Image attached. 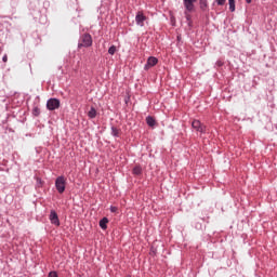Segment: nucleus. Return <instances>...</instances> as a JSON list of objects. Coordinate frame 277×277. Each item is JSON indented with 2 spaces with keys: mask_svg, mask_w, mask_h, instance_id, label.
Here are the masks:
<instances>
[{
  "mask_svg": "<svg viewBox=\"0 0 277 277\" xmlns=\"http://www.w3.org/2000/svg\"><path fill=\"white\" fill-rule=\"evenodd\" d=\"M81 47H92V36L90 34H84L80 37L78 49H81Z\"/></svg>",
  "mask_w": 277,
  "mask_h": 277,
  "instance_id": "f257e3e1",
  "label": "nucleus"
},
{
  "mask_svg": "<svg viewBox=\"0 0 277 277\" xmlns=\"http://www.w3.org/2000/svg\"><path fill=\"white\" fill-rule=\"evenodd\" d=\"M55 187L58 194H64V192H66V177L62 175L56 177Z\"/></svg>",
  "mask_w": 277,
  "mask_h": 277,
  "instance_id": "f03ea898",
  "label": "nucleus"
},
{
  "mask_svg": "<svg viewBox=\"0 0 277 277\" xmlns=\"http://www.w3.org/2000/svg\"><path fill=\"white\" fill-rule=\"evenodd\" d=\"M47 109H49V111H55V109H60V100L57 98L48 100Z\"/></svg>",
  "mask_w": 277,
  "mask_h": 277,
  "instance_id": "7ed1b4c3",
  "label": "nucleus"
},
{
  "mask_svg": "<svg viewBox=\"0 0 277 277\" xmlns=\"http://www.w3.org/2000/svg\"><path fill=\"white\" fill-rule=\"evenodd\" d=\"M193 129H196L199 133H207V127L200 122V120H194L192 122Z\"/></svg>",
  "mask_w": 277,
  "mask_h": 277,
  "instance_id": "20e7f679",
  "label": "nucleus"
},
{
  "mask_svg": "<svg viewBox=\"0 0 277 277\" xmlns=\"http://www.w3.org/2000/svg\"><path fill=\"white\" fill-rule=\"evenodd\" d=\"M159 60L155 56H150L147 60V63L144 66V70H148L149 68H153V66H157Z\"/></svg>",
  "mask_w": 277,
  "mask_h": 277,
  "instance_id": "39448f33",
  "label": "nucleus"
},
{
  "mask_svg": "<svg viewBox=\"0 0 277 277\" xmlns=\"http://www.w3.org/2000/svg\"><path fill=\"white\" fill-rule=\"evenodd\" d=\"M146 21V16L142 12H137L135 16V22L138 27H144V22Z\"/></svg>",
  "mask_w": 277,
  "mask_h": 277,
  "instance_id": "423d86ee",
  "label": "nucleus"
},
{
  "mask_svg": "<svg viewBox=\"0 0 277 277\" xmlns=\"http://www.w3.org/2000/svg\"><path fill=\"white\" fill-rule=\"evenodd\" d=\"M50 222L54 224V226H60V217L57 216V212L55 210H51L50 212Z\"/></svg>",
  "mask_w": 277,
  "mask_h": 277,
  "instance_id": "0eeeda50",
  "label": "nucleus"
},
{
  "mask_svg": "<svg viewBox=\"0 0 277 277\" xmlns=\"http://www.w3.org/2000/svg\"><path fill=\"white\" fill-rule=\"evenodd\" d=\"M196 1L197 0H183L186 12H194V3H196Z\"/></svg>",
  "mask_w": 277,
  "mask_h": 277,
  "instance_id": "6e6552de",
  "label": "nucleus"
},
{
  "mask_svg": "<svg viewBox=\"0 0 277 277\" xmlns=\"http://www.w3.org/2000/svg\"><path fill=\"white\" fill-rule=\"evenodd\" d=\"M107 224H109V219L107 217H103L100 221V227L102 228V230H107Z\"/></svg>",
  "mask_w": 277,
  "mask_h": 277,
  "instance_id": "1a4fd4ad",
  "label": "nucleus"
},
{
  "mask_svg": "<svg viewBox=\"0 0 277 277\" xmlns=\"http://www.w3.org/2000/svg\"><path fill=\"white\" fill-rule=\"evenodd\" d=\"M89 118L94 119L96 118V108L91 107V109L88 113Z\"/></svg>",
  "mask_w": 277,
  "mask_h": 277,
  "instance_id": "9d476101",
  "label": "nucleus"
},
{
  "mask_svg": "<svg viewBox=\"0 0 277 277\" xmlns=\"http://www.w3.org/2000/svg\"><path fill=\"white\" fill-rule=\"evenodd\" d=\"M146 122H147L148 127H155V124H156L155 118H153L150 116H148L146 118Z\"/></svg>",
  "mask_w": 277,
  "mask_h": 277,
  "instance_id": "9b49d317",
  "label": "nucleus"
},
{
  "mask_svg": "<svg viewBox=\"0 0 277 277\" xmlns=\"http://www.w3.org/2000/svg\"><path fill=\"white\" fill-rule=\"evenodd\" d=\"M199 5H200V9L201 10H207L208 8V3H207V0H199Z\"/></svg>",
  "mask_w": 277,
  "mask_h": 277,
  "instance_id": "f8f14e48",
  "label": "nucleus"
},
{
  "mask_svg": "<svg viewBox=\"0 0 277 277\" xmlns=\"http://www.w3.org/2000/svg\"><path fill=\"white\" fill-rule=\"evenodd\" d=\"M133 174L140 176V174H142V167H134Z\"/></svg>",
  "mask_w": 277,
  "mask_h": 277,
  "instance_id": "ddd939ff",
  "label": "nucleus"
},
{
  "mask_svg": "<svg viewBox=\"0 0 277 277\" xmlns=\"http://www.w3.org/2000/svg\"><path fill=\"white\" fill-rule=\"evenodd\" d=\"M228 3H229V10L232 12H235V0H228Z\"/></svg>",
  "mask_w": 277,
  "mask_h": 277,
  "instance_id": "4468645a",
  "label": "nucleus"
},
{
  "mask_svg": "<svg viewBox=\"0 0 277 277\" xmlns=\"http://www.w3.org/2000/svg\"><path fill=\"white\" fill-rule=\"evenodd\" d=\"M118 133H119V131L117 130V128L111 127V135H114V137H118Z\"/></svg>",
  "mask_w": 277,
  "mask_h": 277,
  "instance_id": "2eb2a0df",
  "label": "nucleus"
},
{
  "mask_svg": "<svg viewBox=\"0 0 277 277\" xmlns=\"http://www.w3.org/2000/svg\"><path fill=\"white\" fill-rule=\"evenodd\" d=\"M108 53H109V55H115V53H116V45H111V47L108 49Z\"/></svg>",
  "mask_w": 277,
  "mask_h": 277,
  "instance_id": "dca6fc26",
  "label": "nucleus"
},
{
  "mask_svg": "<svg viewBox=\"0 0 277 277\" xmlns=\"http://www.w3.org/2000/svg\"><path fill=\"white\" fill-rule=\"evenodd\" d=\"M32 114H34V116H40V108L35 107V108L32 109Z\"/></svg>",
  "mask_w": 277,
  "mask_h": 277,
  "instance_id": "f3484780",
  "label": "nucleus"
},
{
  "mask_svg": "<svg viewBox=\"0 0 277 277\" xmlns=\"http://www.w3.org/2000/svg\"><path fill=\"white\" fill-rule=\"evenodd\" d=\"M110 212H111V213H118V207L111 206V207H110Z\"/></svg>",
  "mask_w": 277,
  "mask_h": 277,
  "instance_id": "a211bd4d",
  "label": "nucleus"
},
{
  "mask_svg": "<svg viewBox=\"0 0 277 277\" xmlns=\"http://www.w3.org/2000/svg\"><path fill=\"white\" fill-rule=\"evenodd\" d=\"M215 3H217L219 5H224V3H226V0H215Z\"/></svg>",
  "mask_w": 277,
  "mask_h": 277,
  "instance_id": "6ab92c4d",
  "label": "nucleus"
},
{
  "mask_svg": "<svg viewBox=\"0 0 277 277\" xmlns=\"http://www.w3.org/2000/svg\"><path fill=\"white\" fill-rule=\"evenodd\" d=\"M49 277H57V273L56 272H50Z\"/></svg>",
  "mask_w": 277,
  "mask_h": 277,
  "instance_id": "aec40b11",
  "label": "nucleus"
},
{
  "mask_svg": "<svg viewBox=\"0 0 277 277\" xmlns=\"http://www.w3.org/2000/svg\"><path fill=\"white\" fill-rule=\"evenodd\" d=\"M185 16H186V19L188 21V23L192 21V16L187 14V12H185Z\"/></svg>",
  "mask_w": 277,
  "mask_h": 277,
  "instance_id": "412c9836",
  "label": "nucleus"
},
{
  "mask_svg": "<svg viewBox=\"0 0 277 277\" xmlns=\"http://www.w3.org/2000/svg\"><path fill=\"white\" fill-rule=\"evenodd\" d=\"M2 62H8V54H4L3 57H2Z\"/></svg>",
  "mask_w": 277,
  "mask_h": 277,
  "instance_id": "4be33fe9",
  "label": "nucleus"
},
{
  "mask_svg": "<svg viewBox=\"0 0 277 277\" xmlns=\"http://www.w3.org/2000/svg\"><path fill=\"white\" fill-rule=\"evenodd\" d=\"M37 183H38V185H42V180L41 179H37Z\"/></svg>",
  "mask_w": 277,
  "mask_h": 277,
  "instance_id": "5701e85b",
  "label": "nucleus"
},
{
  "mask_svg": "<svg viewBox=\"0 0 277 277\" xmlns=\"http://www.w3.org/2000/svg\"><path fill=\"white\" fill-rule=\"evenodd\" d=\"M247 3H252V0H246Z\"/></svg>",
  "mask_w": 277,
  "mask_h": 277,
  "instance_id": "b1692460",
  "label": "nucleus"
},
{
  "mask_svg": "<svg viewBox=\"0 0 277 277\" xmlns=\"http://www.w3.org/2000/svg\"><path fill=\"white\" fill-rule=\"evenodd\" d=\"M217 65H219V66H222V62H219Z\"/></svg>",
  "mask_w": 277,
  "mask_h": 277,
  "instance_id": "393cba45",
  "label": "nucleus"
}]
</instances>
